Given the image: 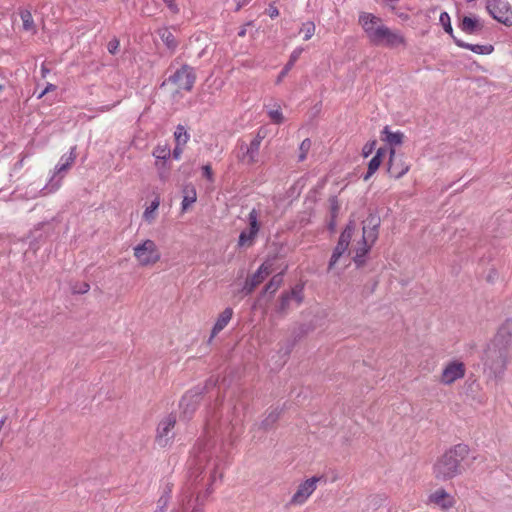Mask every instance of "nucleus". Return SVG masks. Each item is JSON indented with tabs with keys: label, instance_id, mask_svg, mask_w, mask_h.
Returning <instances> with one entry per match:
<instances>
[{
	"label": "nucleus",
	"instance_id": "obj_1",
	"mask_svg": "<svg viewBox=\"0 0 512 512\" xmlns=\"http://www.w3.org/2000/svg\"><path fill=\"white\" fill-rule=\"evenodd\" d=\"M359 24L369 42L375 46L389 49L406 48L407 46L406 37L400 30L389 28L380 17L372 13H360Z\"/></svg>",
	"mask_w": 512,
	"mask_h": 512
},
{
	"label": "nucleus",
	"instance_id": "obj_2",
	"mask_svg": "<svg viewBox=\"0 0 512 512\" xmlns=\"http://www.w3.org/2000/svg\"><path fill=\"white\" fill-rule=\"evenodd\" d=\"M470 452V447L464 443L455 444L445 450L432 463L434 479L446 482L460 476L464 471L463 462L469 457Z\"/></svg>",
	"mask_w": 512,
	"mask_h": 512
},
{
	"label": "nucleus",
	"instance_id": "obj_3",
	"mask_svg": "<svg viewBox=\"0 0 512 512\" xmlns=\"http://www.w3.org/2000/svg\"><path fill=\"white\" fill-rule=\"evenodd\" d=\"M379 225L380 219L375 215H369L364 221L362 239L355 248V256L353 258L357 266L364 264L365 256L377 240Z\"/></svg>",
	"mask_w": 512,
	"mask_h": 512
},
{
	"label": "nucleus",
	"instance_id": "obj_4",
	"mask_svg": "<svg viewBox=\"0 0 512 512\" xmlns=\"http://www.w3.org/2000/svg\"><path fill=\"white\" fill-rule=\"evenodd\" d=\"M485 372L494 378L503 375L508 364V351L488 343L482 357Z\"/></svg>",
	"mask_w": 512,
	"mask_h": 512
},
{
	"label": "nucleus",
	"instance_id": "obj_5",
	"mask_svg": "<svg viewBox=\"0 0 512 512\" xmlns=\"http://www.w3.org/2000/svg\"><path fill=\"white\" fill-rule=\"evenodd\" d=\"M76 147H72L69 154L63 155L58 164L55 166L53 175L51 176L48 184L43 188V194H49L59 189L63 179V173L67 172L76 160Z\"/></svg>",
	"mask_w": 512,
	"mask_h": 512
},
{
	"label": "nucleus",
	"instance_id": "obj_6",
	"mask_svg": "<svg viewBox=\"0 0 512 512\" xmlns=\"http://www.w3.org/2000/svg\"><path fill=\"white\" fill-rule=\"evenodd\" d=\"M133 255L140 266H151L157 263L161 258V253L156 243L151 239H146L133 247Z\"/></svg>",
	"mask_w": 512,
	"mask_h": 512
},
{
	"label": "nucleus",
	"instance_id": "obj_7",
	"mask_svg": "<svg viewBox=\"0 0 512 512\" xmlns=\"http://www.w3.org/2000/svg\"><path fill=\"white\" fill-rule=\"evenodd\" d=\"M466 367L465 364L460 360L448 361L442 369L439 376V381L445 386H450L456 381L462 379L465 376Z\"/></svg>",
	"mask_w": 512,
	"mask_h": 512
},
{
	"label": "nucleus",
	"instance_id": "obj_8",
	"mask_svg": "<svg viewBox=\"0 0 512 512\" xmlns=\"http://www.w3.org/2000/svg\"><path fill=\"white\" fill-rule=\"evenodd\" d=\"M196 80V75L192 67L183 65L172 74L168 81L174 84L179 90L191 91Z\"/></svg>",
	"mask_w": 512,
	"mask_h": 512
},
{
	"label": "nucleus",
	"instance_id": "obj_9",
	"mask_svg": "<svg viewBox=\"0 0 512 512\" xmlns=\"http://www.w3.org/2000/svg\"><path fill=\"white\" fill-rule=\"evenodd\" d=\"M489 14L498 22L505 25H512V7L503 0H491L487 3Z\"/></svg>",
	"mask_w": 512,
	"mask_h": 512
},
{
	"label": "nucleus",
	"instance_id": "obj_10",
	"mask_svg": "<svg viewBox=\"0 0 512 512\" xmlns=\"http://www.w3.org/2000/svg\"><path fill=\"white\" fill-rule=\"evenodd\" d=\"M353 233V226L347 225L341 233L338 243L333 250L332 256L329 261L328 269L333 270L336 265L340 262L341 258L345 256L347 252L351 237Z\"/></svg>",
	"mask_w": 512,
	"mask_h": 512
},
{
	"label": "nucleus",
	"instance_id": "obj_11",
	"mask_svg": "<svg viewBox=\"0 0 512 512\" xmlns=\"http://www.w3.org/2000/svg\"><path fill=\"white\" fill-rule=\"evenodd\" d=\"M490 344L509 351L512 347V318L505 319L497 328Z\"/></svg>",
	"mask_w": 512,
	"mask_h": 512
},
{
	"label": "nucleus",
	"instance_id": "obj_12",
	"mask_svg": "<svg viewBox=\"0 0 512 512\" xmlns=\"http://www.w3.org/2000/svg\"><path fill=\"white\" fill-rule=\"evenodd\" d=\"M410 169V164L406 161L403 154H397L395 149L390 150L388 173L391 177L399 179L403 177Z\"/></svg>",
	"mask_w": 512,
	"mask_h": 512
},
{
	"label": "nucleus",
	"instance_id": "obj_13",
	"mask_svg": "<svg viewBox=\"0 0 512 512\" xmlns=\"http://www.w3.org/2000/svg\"><path fill=\"white\" fill-rule=\"evenodd\" d=\"M318 481H319V478L316 476H313L312 478L307 479L306 481L302 482L298 486L296 492L291 497L289 504L290 505L304 504L307 501V499L311 496V494L316 490Z\"/></svg>",
	"mask_w": 512,
	"mask_h": 512
},
{
	"label": "nucleus",
	"instance_id": "obj_14",
	"mask_svg": "<svg viewBox=\"0 0 512 512\" xmlns=\"http://www.w3.org/2000/svg\"><path fill=\"white\" fill-rule=\"evenodd\" d=\"M272 266L273 264L270 261H265L252 276L246 279L243 286V291L246 295L252 293L253 290L272 273Z\"/></svg>",
	"mask_w": 512,
	"mask_h": 512
},
{
	"label": "nucleus",
	"instance_id": "obj_15",
	"mask_svg": "<svg viewBox=\"0 0 512 512\" xmlns=\"http://www.w3.org/2000/svg\"><path fill=\"white\" fill-rule=\"evenodd\" d=\"M193 494L194 492L192 491L191 488L183 490L178 499L177 504L173 507L171 512H199V499L196 498L195 500H193Z\"/></svg>",
	"mask_w": 512,
	"mask_h": 512
},
{
	"label": "nucleus",
	"instance_id": "obj_16",
	"mask_svg": "<svg viewBox=\"0 0 512 512\" xmlns=\"http://www.w3.org/2000/svg\"><path fill=\"white\" fill-rule=\"evenodd\" d=\"M427 504L434 505L443 511H447L455 505V499L444 488H438L428 495Z\"/></svg>",
	"mask_w": 512,
	"mask_h": 512
},
{
	"label": "nucleus",
	"instance_id": "obj_17",
	"mask_svg": "<svg viewBox=\"0 0 512 512\" xmlns=\"http://www.w3.org/2000/svg\"><path fill=\"white\" fill-rule=\"evenodd\" d=\"M303 300L302 288L295 287L289 293L282 295L277 312L280 314H287L289 310L298 307Z\"/></svg>",
	"mask_w": 512,
	"mask_h": 512
},
{
	"label": "nucleus",
	"instance_id": "obj_18",
	"mask_svg": "<svg viewBox=\"0 0 512 512\" xmlns=\"http://www.w3.org/2000/svg\"><path fill=\"white\" fill-rule=\"evenodd\" d=\"M176 424V417L172 414L165 417L157 427V436L156 441L159 446L165 447L170 439H172L173 434L171 433Z\"/></svg>",
	"mask_w": 512,
	"mask_h": 512
},
{
	"label": "nucleus",
	"instance_id": "obj_19",
	"mask_svg": "<svg viewBox=\"0 0 512 512\" xmlns=\"http://www.w3.org/2000/svg\"><path fill=\"white\" fill-rule=\"evenodd\" d=\"M213 443L210 440H199L193 449V459L191 465L201 469L203 464L208 461L211 455Z\"/></svg>",
	"mask_w": 512,
	"mask_h": 512
},
{
	"label": "nucleus",
	"instance_id": "obj_20",
	"mask_svg": "<svg viewBox=\"0 0 512 512\" xmlns=\"http://www.w3.org/2000/svg\"><path fill=\"white\" fill-rule=\"evenodd\" d=\"M202 395L201 389L188 391L180 401V408L186 418H189L197 409Z\"/></svg>",
	"mask_w": 512,
	"mask_h": 512
},
{
	"label": "nucleus",
	"instance_id": "obj_21",
	"mask_svg": "<svg viewBox=\"0 0 512 512\" xmlns=\"http://www.w3.org/2000/svg\"><path fill=\"white\" fill-rule=\"evenodd\" d=\"M171 151L167 146H157L153 151L156 158L155 165L159 170L161 180H166L169 173V167H166V160L170 157Z\"/></svg>",
	"mask_w": 512,
	"mask_h": 512
},
{
	"label": "nucleus",
	"instance_id": "obj_22",
	"mask_svg": "<svg viewBox=\"0 0 512 512\" xmlns=\"http://www.w3.org/2000/svg\"><path fill=\"white\" fill-rule=\"evenodd\" d=\"M341 212V202L336 196L328 199V219L327 227L331 232H334L337 227V219Z\"/></svg>",
	"mask_w": 512,
	"mask_h": 512
},
{
	"label": "nucleus",
	"instance_id": "obj_23",
	"mask_svg": "<svg viewBox=\"0 0 512 512\" xmlns=\"http://www.w3.org/2000/svg\"><path fill=\"white\" fill-rule=\"evenodd\" d=\"M241 149H244V145L241 146ZM259 149L260 144H258V140H252L249 146H245V152L243 153L241 160L246 164L255 163L257 161Z\"/></svg>",
	"mask_w": 512,
	"mask_h": 512
},
{
	"label": "nucleus",
	"instance_id": "obj_24",
	"mask_svg": "<svg viewBox=\"0 0 512 512\" xmlns=\"http://www.w3.org/2000/svg\"><path fill=\"white\" fill-rule=\"evenodd\" d=\"M454 42L458 47L468 49L479 55H489L493 52L492 45L470 44L457 38H454Z\"/></svg>",
	"mask_w": 512,
	"mask_h": 512
},
{
	"label": "nucleus",
	"instance_id": "obj_25",
	"mask_svg": "<svg viewBox=\"0 0 512 512\" xmlns=\"http://www.w3.org/2000/svg\"><path fill=\"white\" fill-rule=\"evenodd\" d=\"M232 316H233L232 308L228 307V308L224 309V311L217 318V321L212 329L211 337L216 336L220 331H222L227 326V324L230 322Z\"/></svg>",
	"mask_w": 512,
	"mask_h": 512
},
{
	"label": "nucleus",
	"instance_id": "obj_26",
	"mask_svg": "<svg viewBox=\"0 0 512 512\" xmlns=\"http://www.w3.org/2000/svg\"><path fill=\"white\" fill-rule=\"evenodd\" d=\"M183 193V200L181 204L182 212H185L188 210V208L196 202L197 200V193L196 189L192 184L185 185L182 190Z\"/></svg>",
	"mask_w": 512,
	"mask_h": 512
},
{
	"label": "nucleus",
	"instance_id": "obj_27",
	"mask_svg": "<svg viewBox=\"0 0 512 512\" xmlns=\"http://www.w3.org/2000/svg\"><path fill=\"white\" fill-rule=\"evenodd\" d=\"M383 141L390 146H399L403 143L404 134L400 131L392 132L388 126H385L383 131Z\"/></svg>",
	"mask_w": 512,
	"mask_h": 512
},
{
	"label": "nucleus",
	"instance_id": "obj_28",
	"mask_svg": "<svg viewBox=\"0 0 512 512\" xmlns=\"http://www.w3.org/2000/svg\"><path fill=\"white\" fill-rule=\"evenodd\" d=\"M382 156L383 151L382 149H378L376 154L371 158V160L368 163V170L366 174L363 176V180L367 181L370 179V177L378 170L382 163Z\"/></svg>",
	"mask_w": 512,
	"mask_h": 512
},
{
	"label": "nucleus",
	"instance_id": "obj_29",
	"mask_svg": "<svg viewBox=\"0 0 512 512\" xmlns=\"http://www.w3.org/2000/svg\"><path fill=\"white\" fill-rule=\"evenodd\" d=\"M459 27L463 32L467 34H473L476 30L481 29L479 20L477 18H472L468 16H465L462 19Z\"/></svg>",
	"mask_w": 512,
	"mask_h": 512
},
{
	"label": "nucleus",
	"instance_id": "obj_30",
	"mask_svg": "<svg viewBox=\"0 0 512 512\" xmlns=\"http://www.w3.org/2000/svg\"><path fill=\"white\" fill-rule=\"evenodd\" d=\"M258 233L250 231L248 229L243 230L238 238V246L243 248H249L254 245Z\"/></svg>",
	"mask_w": 512,
	"mask_h": 512
},
{
	"label": "nucleus",
	"instance_id": "obj_31",
	"mask_svg": "<svg viewBox=\"0 0 512 512\" xmlns=\"http://www.w3.org/2000/svg\"><path fill=\"white\" fill-rule=\"evenodd\" d=\"M261 212L257 209H252L247 217L248 230L259 233L261 227Z\"/></svg>",
	"mask_w": 512,
	"mask_h": 512
},
{
	"label": "nucleus",
	"instance_id": "obj_32",
	"mask_svg": "<svg viewBox=\"0 0 512 512\" xmlns=\"http://www.w3.org/2000/svg\"><path fill=\"white\" fill-rule=\"evenodd\" d=\"M159 205H160V199L159 197H156L148 207H146L144 213H143V218L145 221H147L148 223H152L155 218H156V212L159 208Z\"/></svg>",
	"mask_w": 512,
	"mask_h": 512
},
{
	"label": "nucleus",
	"instance_id": "obj_33",
	"mask_svg": "<svg viewBox=\"0 0 512 512\" xmlns=\"http://www.w3.org/2000/svg\"><path fill=\"white\" fill-rule=\"evenodd\" d=\"M159 36L170 50H174L177 47V41L173 33L167 28L159 30Z\"/></svg>",
	"mask_w": 512,
	"mask_h": 512
},
{
	"label": "nucleus",
	"instance_id": "obj_34",
	"mask_svg": "<svg viewBox=\"0 0 512 512\" xmlns=\"http://www.w3.org/2000/svg\"><path fill=\"white\" fill-rule=\"evenodd\" d=\"M174 137L176 144H178V146H184L188 142L190 135L187 132L186 128L183 125L179 124L174 132Z\"/></svg>",
	"mask_w": 512,
	"mask_h": 512
},
{
	"label": "nucleus",
	"instance_id": "obj_35",
	"mask_svg": "<svg viewBox=\"0 0 512 512\" xmlns=\"http://www.w3.org/2000/svg\"><path fill=\"white\" fill-rule=\"evenodd\" d=\"M171 498V488L167 487L157 500V507L154 512H165Z\"/></svg>",
	"mask_w": 512,
	"mask_h": 512
},
{
	"label": "nucleus",
	"instance_id": "obj_36",
	"mask_svg": "<svg viewBox=\"0 0 512 512\" xmlns=\"http://www.w3.org/2000/svg\"><path fill=\"white\" fill-rule=\"evenodd\" d=\"M279 416H280V411H278V409L271 410L267 414V416L263 419V421L261 423L262 428H264V429L271 428L277 422V420L279 419Z\"/></svg>",
	"mask_w": 512,
	"mask_h": 512
},
{
	"label": "nucleus",
	"instance_id": "obj_37",
	"mask_svg": "<svg viewBox=\"0 0 512 512\" xmlns=\"http://www.w3.org/2000/svg\"><path fill=\"white\" fill-rule=\"evenodd\" d=\"M20 17L23 22V29L25 31L34 30V21H33L32 14L29 10H22L20 12Z\"/></svg>",
	"mask_w": 512,
	"mask_h": 512
},
{
	"label": "nucleus",
	"instance_id": "obj_38",
	"mask_svg": "<svg viewBox=\"0 0 512 512\" xmlns=\"http://www.w3.org/2000/svg\"><path fill=\"white\" fill-rule=\"evenodd\" d=\"M267 114H268L270 120L275 124H282L285 120L283 113L280 109V106H277L276 108L268 109Z\"/></svg>",
	"mask_w": 512,
	"mask_h": 512
},
{
	"label": "nucleus",
	"instance_id": "obj_39",
	"mask_svg": "<svg viewBox=\"0 0 512 512\" xmlns=\"http://www.w3.org/2000/svg\"><path fill=\"white\" fill-rule=\"evenodd\" d=\"M440 24L442 25L444 31L448 33L453 39L455 38L453 35V28L451 25L450 16L447 12H442L439 17Z\"/></svg>",
	"mask_w": 512,
	"mask_h": 512
},
{
	"label": "nucleus",
	"instance_id": "obj_40",
	"mask_svg": "<svg viewBox=\"0 0 512 512\" xmlns=\"http://www.w3.org/2000/svg\"><path fill=\"white\" fill-rule=\"evenodd\" d=\"M282 283V275L276 274L274 275L269 283L266 284L264 291L269 293H274L281 285Z\"/></svg>",
	"mask_w": 512,
	"mask_h": 512
},
{
	"label": "nucleus",
	"instance_id": "obj_41",
	"mask_svg": "<svg viewBox=\"0 0 512 512\" xmlns=\"http://www.w3.org/2000/svg\"><path fill=\"white\" fill-rule=\"evenodd\" d=\"M339 478V472L337 469L334 468H328L325 470V472L322 474V482L327 483H333Z\"/></svg>",
	"mask_w": 512,
	"mask_h": 512
},
{
	"label": "nucleus",
	"instance_id": "obj_42",
	"mask_svg": "<svg viewBox=\"0 0 512 512\" xmlns=\"http://www.w3.org/2000/svg\"><path fill=\"white\" fill-rule=\"evenodd\" d=\"M315 24L313 22H306L303 24L300 32L304 34V39H310L315 32Z\"/></svg>",
	"mask_w": 512,
	"mask_h": 512
},
{
	"label": "nucleus",
	"instance_id": "obj_43",
	"mask_svg": "<svg viewBox=\"0 0 512 512\" xmlns=\"http://www.w3.org/2000/svg\"><path fill=\"white\" fill-rule=\"evenodd\" d=\"M311 142L309 139H305L302 141L300 145L301 154L299 156V160L303 161L306 157V152L310 149Z\"/></svg>",
	"mask_w": 512,
	"mask_h": 512
},
{
	"label": "nucleus",
	"instance_id": "obj_44",
	"mask_svg": "<svg viewBox=\"0 0 512 512\" xmlns=\"http://www.w3.org/2000/svg\"><path fill=\"white\" fill-rule=\"evenodd\" d=\"M120 46V42L117 38H113L108 42L107 49L109 53L116 54Z\"/></svg>",
	"mask_w": 512,
	"mask_h": 512
},
{
	"label": "nucleus",
	"instance_id": "obj_45",
	"mask_svg": "<svg viewBox=\"0 0 512 512\" xmlns=\"http://www.w3.org/2000/svg\"><path fill=\"white\" fill-rule=\"evenodd\" d=\"M90 289V286L88 283L83 282L79 286L73 287V292L77 294H84L87 293Z\"/></svg>",
	"mask_w": 512,
	"mask_h": 512
},
{
	"label": "nucleus",
	"instance_id": "obj_46",
	"mask_svg": "<svg viewBox=\"0 0 512 512\" xmlns=\"http://www.w3.org/2000/svg\"><path fill=\"white\" fill-rule=\"evenodd\" d=\"M303 49L302 48H296L290 55V59L288 61L289 64L294 66L295 62L299 59Z\"/></svg>",
	"mask_w": 512,
	"mask_h": 512
},
{
	"label": "nucleus",
	"instance_id": "obj_47",
	"mask_svg": "<svg viewBox=\"0 0 512 512\" xmlns=\"http://www.w3.org/2000/svg\"><path fill=\"white\" fill-rule=\"evenodd\" d=\"M202 173L209 181H213V171L209 164L202 167Z\"/></svg>",
	"mask_w": 512,
	"mask_h": 512
},
{
	"label": "nucleus",
	"instance_id": "obj_48",
	"mask_svg": "<svg viewBox=\"0 0 512 512\" xmlns=\"http://www.w3.org/2000/svg\"><path fill=\"white\" fill-rule=\"evenodd\" d=\"M292 67L293 66L287 62V64L284 66V68L278 75L277 83H280L283 80V78L288 74V72L291 70Z\"/></svg>",
	"mask_w": 512,
	"mask_h": 512
},
{
	"label": "nucleus",
	"instance_id": "obj_49",
	"mask_svg": "<svg viewBox=\"0 0 512 512\" xmlns=\"http://www.w3.org/2000/svg\"><path fill=\"white\" fill-rule=\"evenodd\" d=\"M374 145H375V142H372V143H367L363 147L362 154H363L364 157H368L372 153V151L374 149Z\"/></svg>",
	"mask_w": 512,
	"mask_h": 512
},
{
	"label": "nucleus",
	"instance_id": "obj_50",
	"mask_svg": "<svg viewBox=\"0 0 512 512\" xmlns=\"http://www.w3.org/2000/svg\"><path fill=\"white\" fill-rule=\"evenodd\" d=\"M267 11H268V14H269V16L271 18H275V17H277L279 15L278 9L276 7H274V6H269Z\"/></svg>",
	"mask_w": 512,
	"mask_h": 512
},
{
	"label": "nucleus",
	"instance_id": "obj_51",
	"mask_svg": "<svg viewBox=\"0 0 512 512\" xmlns=\"http://www.w3.org/2000/svg\"><path fill=\"white\" fill-rule=\"evenodd\" d=\"M56 89V86L53 84H48L46 88L39 94L38 98H42L49 91H53Z\"/></svg>",
	"mask_w": 512,
	"mask_h": 512
},
{
	"label": "nucleus",
	"instance_id": "obj_52",
	"mask_svg": "<svg viewBox=\"0 0 512 512\" xmlns=\"http://www.w3.org/2000/svg\"><path fill=\"white\" fill-rule=\"evenodd\" d=\"M182 152H183L182 146H178V144H176V147L173 150V157L175 159H179Z\"/></svg>",
	"mask_w": 512,
	"mask_h": 512
},
{
	"label": "nucleus",
	"instance_id": "obj_53",
	"mask_svg": "<svg viewBox=\"0 0 512 512\" xmlns=\"http://www.w3.org/2000/svg\"><path fill=\"white\" fill-rule=\"evenodd\" d=\"M236 1V11L240 10L242 7L247 5L251 0H235Z\"/></svg>",
	"mask_w": 512,
	"mask_h": 512
},
{
	"label": "nucleus",
	"instance_id": "obj_54",
	"mask_svg": "<svg viewBox=\"0 0 512 512\" xmlns=\"http://www.w3.org/2000/svg\"><path fill=\"white\" fill-rule=\"evenodd\" d=\"M165 3L167 4V6L173 11V12H177L178 9H177V6L174 4V1L173 0H165Z\"/></svg>",
	"mask_w": 512,
	"mask_h": 512
},
{
	"label": "nucleus",
	"instance_id": "obj_55",
	"mask_svg": "<svg viewBox=\"0 0 512 512\" xmlns=\"http://www.w3.org/2000/svg\"><path fill=\"white\" fill-rule=\"evenodd\" d=\"M264 137L265 136L262 134V130H259L253 140H258V144L261 145V142L264 139Z\"/></svg>",
	"mask_w": 512,
	"mask_h": 512
},
{
	"label": "nucleus",
	"instance_id": "obj_56",
	"mask_svg": "<svg viewBox=\"0 0 512 512\" xmlns=\"http://www.w3.org/2000/svg\"><path fill=\"white\" fill-rule=\"evenodd\" d=\"M7 421V416H4L0 419V431L2 430V428L4 427L5 423Z\"/></svg>",
	"mask_w": 512,
	"mask_h": 512
},
{
	"label": "nucleus",
	"instance_id": "obj_57",
	"mask_svg": "<svg viewBox=\"0 0 512 512\" xmlns=\"http://www.w3.org/2000/svg\"><path fill=\"white\" fill-rule=\"evenodd\" d=\"M211 479H212V482H214L216 480V470H214L213 473L211 474Z\"/></svg>",
	"mask_w": 512,
	"mask_h": 512
},
{
	"label": "nucleus",
	"instance_id": "obj_58",
	"mask_svg": "<svg viewBox=\"0 0 512 512\" xmlns=\"http://www.w3.org/2000/svg\"><path fill=\"white\" fill-rule=\"evenodd\" d=\"M207 385H215V381H213L212 379H209Z\"/></svg>",
	"mask_w": 512,
	"mask_h": 512
},
{
	"label": "nucleus",
	"instance_id": "obj_59",
	"mask_svg": "<svg viewBox=\"0 0 512 512\" xmlns=\"http://www.w3.org/2000/svg\"><path fill=\"white\" fill-rule=\"evenodd\" d=\"M239 36H244L245 35V30H241L239 33H238Z\"/></svg>",
	"mask_w": 512,
	"mask_h": 512
},
{
	"label": "nucleus",
	"instance_id": "obj_60",
	"mask_svg": "<svg viewBox=\"0 0 512 512\" xmlns=\"http://www.w3.org/2000/svg\"><path fill=\"white\" fill-rule=\"evenodd\" d=\"M2 89H3V87H2V85H0V91H2Z\"/></svg>",
	"mask_w": 512,
	"mask_h": 512
}]
</instances>
